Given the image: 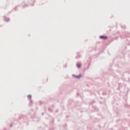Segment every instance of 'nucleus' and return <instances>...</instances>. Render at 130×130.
I'll list each match as a JSON object with an SVG mask.
<instances>
[{
  "instance_id": "obj_1",
  "label": "nucleus",
  "mask_w": 130,
  "mask_h": 130,
  "mask_svg": "<svg viewBox=\"0 0 130 130\" xmlns=\"http://www.w3.org/2000/svg\"><path fill=\"white\" fill-rule=\"evenodd\" d=\"M100 38H101V39H107V37L104 36H101L100 37Z\"/></svg>"
},
{
  "instance_id": "obj_2",
  "label": "nucleus",
  "mask_w": 130,
  "mask_h": 130,
  "mask_svg": "<svg viewBox=\"0 0 130 130\" xmlns=\"http://www.w3.org/2000/svg\"><path fill=\"white\" fill-rule=\"evenodd\" d=\"M27 98H28V99H31V95H28L27 96Z\"/></svg>"
},
{
  "instance_id": "obj_3",
  "label": "nucleus",
  "mask_w": 130,
  "mask_h": 130,
  "mask_svg": "<svg viewBox=\"0 0 130 130\" xmlns=\"http://www.w3.org/2000/svg\"><path fill=\"white\" fill-rule=\"evenodd\" d=\"M81 64H77V67H78L79 68H81Z\"/></svg>"
},
{
  "instance_id": "obj_4",
  "label": "nucleus",
  "mask_w": 130,
  "mask_h": 130,
  "mask_svg": "<svg viewBox=\"0 0 130 130\" xmlns=\"http://www.w3.org/2000/svg\"><path fill=\"white\" fill-rule=\"evenodd\" d=\"M76 78H81V76H76Z\"/></svg>"
}]
</instances>
